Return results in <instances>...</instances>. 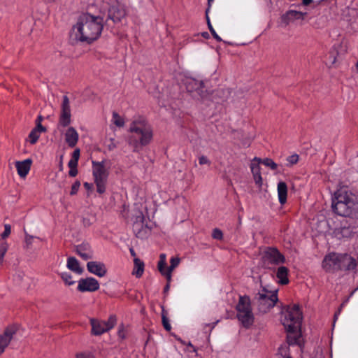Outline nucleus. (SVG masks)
<instances>
[{
  "instance_id": "f257e3e1",
  "label": "nucleus",
  "mask_w": 358,
  "mask_h": 358,
  "mask_svg": "<svg viewBox=\"0 0 358 358\" xmlns=\"http://www.w3.org/2000/svg\"><path fill=\"white\" fill-rule=\"evenodd\" d=\"M103 18L86 13L82 15L74 26L77 38L88 43L96 40L103 29Z\"/></svg>"
},
{
  "instance_id": "f03ea898",
  "label": "nucleus",
  "mask_w": 358,
  "mask_h": 358,
  "mask_svg": "<svg viewBox=\"0 0 358 358\" xmlns=\"http://www.w3.org/2000/svg\"><path fill=\"white\" fill-rule=\"evenodd\" d=\"M130 134L127 143L131 147L133 152H138L143 147L149 145L153 137L151 126L143 118L134 120L129 127Z\"/></svg>"
},
{
  "instance_id": "7ed1b4c3",
  "label": "nucleus",
  "mask_w": 358,
  "mask_h": 358,
  "mask_svg": "<svg viewBox=\"0 0 358 358\" xmlns=\"http://www.w3.org/2000/svg\"><path fill=\"white\" fill-rule=\"evenodd\" d=\"M281 321L287 333V343L289 345L299 344L302 322V313L299 305L288 306L282 312Z\"/></svg>"
},
{
  "instance_id": "20e7f679",
  "label": "nucleus",
  "mask_w": 358,
  "mask_h": 358,
  "mask_svg": "<svg viewBox=\"0 0 358 358\" xmlns=\"http://www.w3.org/2000/svg\"><path fill=\"white\" fill-rule=\"evenodd\" d=\"M333 210L341 216L358 217V195L345 189L335 193L332 201Z\"/></svg>"
},
{
  "instance_id": "39448f33",
  "label": "nucleus",
  "mask_w": 358,
  "mask_h": 358,
  "mask_svg": "<svg viewBox=\"0 0 358 358\" xmlns=\"http://www.w3.org/2000/svg\"><path fill=\"white\" fill-rule=\"evenodd\" d=\"M236 317L241 325L248 329L254 323L255 317L252 313L250 299L248 296H240L236 306Z\"/></svg>"
},
{
  "instance_id": "423d86ee",
  "label": "nucleus",
  "mask_w": 358,
  "mask_h": 358,
  "mask_svg": "<svg viewBox=\"0 0 358 358\" xmlns=\"http://www.w3.org/2000/svg\"><path fill=\"white\" fill-rule=\"evenodd\" d=\"M92 173L97 192L99 194L104 193L109 174L105 162H92Z\"/></svg>"
},
{
  "instance_id": "0eeeda50",
  "label": "nucleus",
  "mask_w": 358,
  "mask_h": 358,
  "mask_svg": "<svg viewBox=\"0 0 358 358\" xmlns=\"http://www.w3.org/2000/svg\"><path fill=\"white\" fill-rule=\"evenodd\" d=\"M255 299L257 301L259 311L266 313L274 307L278 301L277 290L269 292L264 288L262 292L256 294Z\"/></svg>"
},
{
  "instance_id": "6e6552de",
  "label": "nucleus",
  "mask_w": 358,
  "mask_h": 358,
  "mask_svg": "<svg viewBox=\"0 0 358 358\" xmlns=\"http://www.w3.org/2000/svg\"><path fill=\"white\" fill-rule=\"evenodd\" d=\"M116 323V317L111 315L107 321H102L96 319H91L92 334L95 336H100L113 329Z\"/></svg>"
},
{
  "instance_id": "1a4fd4ad",
  "label": "nucleus",
  "mask_w": 358,
  "mask_h": 358,
  "mask_svg": "<svg viewBox=\"0 0 358 358\" xmlns=\"http://www.w3.org/2000/svg\"><path fill=\"white\" fill-rule=\"evenodd\" d=\"M262 264L264 267L270 268V265H278L284 263L285 257L274 248H268L263 253Z\"/></svg>"
},
{
  "instance_id": "9d476101",
  "label": "nucleus",
  "mask_w": 358,
  "mask_h": 358,
  "mask_svg": "<svg viewBox=\"0 0 358 358\" xmlns=\"http://www.w3.org/2000/svg\"><path fill=\"white\" fill-rule=\"evenodd\" d=\"M187 90L191 93H196L201 99L206 97L207 92L204 89L203 82L192 78H187L185 80Z\"/></svg>"
},
{
  "instance_id": "9b49d317",
  "label": "nucleus",
  "mask_w": 358,
  "mask_h": 358,
  "mask_svg": "<svg viewBox=\"0 0 358 358\" xmlns=\"http://www.w3.org/2000/svg\"><path fill=\"white\" fill-rule=\"evenodd\" d=\"M71 114L69 99L67 96H64L61 106V114L59 119V125L66 127L71 122Z\"/></svg>"
},
{
  "instance_id": "f8f14e48",
  "label": "nucleus",
  "mask_w": 358,
  "mask_h": 358,
  "mask_svg": "<svg viewBox=\"0 0 358 358\" xmlns=\"http://www.w3.org/2000/svg\"><path fill=\"white\" fill-rule=\"evenodd\" d=\"M341 254L331 253L326 255L323 262L322 267L327 271H334L340 270V257Z\"/></svg>"
},
{
  "instance_id": "ddd939ff",
  "label": "nucleus",
  "mask_w": 358,
  "mask_h": 358,
  "mask_svg": "<svg viewBox=\"0 0 358 358\" xmlns=\"http://www.w3.org/2000/svg\"><path fill=\"white\" fill-rule=\"evenodd\" d=\"M77 289L81 292H95L99 289V283L97 280L92 277L82 278L78 281Z\"/></svg>"
},
{
  "instance_id": "4468645a",
  "label": "nucleus",
  "mask_w": 358,
  "mask_h": 358,
  "mask_svg": "<svg viewBox=\"0 0 358 358\" xmlns=\"http://www.w3.org/2000/svg\"><path fill=\"white\" fill-rule=\"evenodd\" d=\"M16 327L12 326L7 327L3 333L0 334V355L3 353L14 335L16 334Z\"/></svg>"
},
{
  "instance_id": "2eb2a0df",
  "label": "nucleus",
  "mask_w": 358,
  "mask_h": 358,
  "mask_svg": "<svg viewBox=\"0 0 358 358\" xmlns=\"http://www.w3.org/2000/svg\"><path fill=\"white\" fill-rule=\"evenodd\" d=\"M307 15V13L297 11L294 10H289L285 14L281 16V22L287 26L289 23L294 22L295 20H303Z\"/></svg>"
},
{
  "instance_id": "dca6fc26",
  "label": "nucleus",
  "mask_w": 358,
  "mask_h": 358,
  "mask_svg": "<svg viewBox=\"0 0 358 358\" xmlns=\"http://www.w3.org/2000/svg\"><path fill=\"white\" fill-rule=\"evenodd\" d=\"M340 258L341 271H354L358 265L357 261L354 257L348 254H341Z\"/></svg>"
},
{
  "instance_id": "f3484780",
  "label": "nucleus",
  "mask_w": 358,
  "mask_h": 358,
  "mask_svg": "<svg viewBox=\"0 0 358 358\" xmlns=\"http://www.w3.org/2000/svg\"><path fill=\"white\" fill-rule=\"evenodd\" d=\"M87 268L90 273L99 277H103L107 273L105 264L101 262H88L87 264Z\"/></svg>"
},
{
  "instance_id": "a211bd4d",
  "label": "nucleus",
  "mask_w": 358,
  "mask_h": 358,
  "mask_svg": "<svg viewBox=\"0 0 358 358\" xmlns=\"http://www.w3.org/2000/svg\"><path fill=\"white\" fill-rule=\"evenodd\" d=\"M145 217L142 211L138 210L134 215L133 231L137 236H139L145 227Z\"/></svg>"
},
{
  "instance_id": "6ab92c4d",
  "label": "nucleus",
  "mask_w": 358,
  "mask_h": 358,
  "mask_svg": "<svg viewBox=\"0 0 358 358\" xmlns=\"http://www.w3.org/2000/svg\"><path fill=\"white\" fill-rule=\"evenodd\" d=\"M126 15L125 10L121 6H113L108 10V19L114 23L120 22Z\"/></svg>"
},
{
  "instance_id": "aec40b11",
  "label": "nucleus",
  "mask_w": 358,
  "mask_h": 358,
  "mask_svg": "<svg viewBox=\"0 0 358 358\" xmlns=\"http://www.w3.org/2000/svg\"><path fill=\"white\" fill-rule=\"evenodd\" d=\"M65 142L70 148H74L78 143L79 134L76 129L69 127L64 134Z\"/></svg>"
},
{
  "instance_id": "412c9836",
  "label": "nucleus",
  "mask_w": 358,
  "mask_h": 358,
  "mask_svg": "<svg viewBox=\"0 0 358 358\" xmlns=\"http://www.w3.org/2000/svg\"><path fill=\"white\" fill-rule=\"evenodd\" d=\"M32 160L31 159H27L23 161H17L15 162V166L18 175L21 178H24L29 173Z\"/></svg>"
},
{
  "instance_id": "4be33fe9",
  "label": "nucleus",
  "mask_w": 358,
  "mask_h": 358,
  "mask_svg": "<svg viewBox=\"0 0 358 358\" xmlns=\"http://www.w3.org/2000/svg\"><path fill=\"white\" fill-rule=\"evenodd\" d=\"M353 234L354 228L346 224L334 230V234L338 238H350Z\"/></svg>"
},
{
  "instance_id": "5701e85b",
  "label": "nucleus",
  "mask_w": 358,
  "mask_h": 358,
  "mask_svg": "<svg viewBox=\"0 0 358 358\" xmlns=\"http://www.w3.org/2000/svg\"><path fill=\"white\" fill-rule=\"evenodd\" d=\"M76 253L84 260L93 257V252L87 244H82L76 247Z\"/></svg>"
},
{
  "instance_id": "b1692460",
  "label": "nucleus",
  "mask_w": 358,
  "mask_h": 358,
  "mask_svg": "<svg viewBox=\"0 0 358 358\" xmlns=\"http://www.w3.org/2000/svg\"><path fill=\"white\" fill-rule=\"evenodd\" d=\"M66 267L78 275H80L83 272V268L80 266L78 259L73 257L67 259Z\"/></svg>"
},
{
  "instance_id": "393cba45",
  "label": "nucleus",
  "mask_w": 358,
  "mask_h": 358,
  "mask_svg": "<svg viewBox=\"0 0 358 358\" xmlns=\"http://www.w3.org/2000/svg\"><path fill=\"white\" fill-rule=\"evenodd\" d=\"M278 194L280 204H284L287 201V187L285 182H280L278 184Z\"/></svg>"
},
{
  "instance_id": "a878e982",
  "label": "nucleus",
  "mask_w": 358,
  "mask_h": 358,
  "mask_svg": "<svg viewBox=\"0 0 358 358\" xmlns=\"http://www.w3.org/2000/svg\"><path fill=\"white\" fill-rule=\"evenodd\" d=\"M288 269L285 266H280L276 272V277L278 279V282L281 285H287L289 282L288 280Z\"/></svg>"
},
{
  "instance_id": "bb28decb",
  "label": "nucleus",
  "mask_w": 358,
  "mask_h": 358,
  "mask_svg": "<svg viewBox=\"0 0 358 358\" xmlns=\"http://www.w3.org/2000/svg\"><path fill=\"white\" fill-rule=\"evenodd\" d=\"M134 267L132 273L137 278H140L144 271V263L138 258H134Z\"/></svg>"
},
{
  "instance_id": "cd10ccee",
  "label": "nucleus",
  "mask_w": 358,
  "mask_h": 358,
  "mask_svg": "<svg viewBox=\"0 0 358 358\" xmlns=\"http://www.w3.org/2000/svg\"><path fill=\"white\" fill-rule=\"evenodd\" d=\"M180 263V259L177 257H172L170 260V266L167 268L166 271V280L169 282L171 280V273L173 270L176 268Z\"/></svg>"
},
{
  "instance_id": "c85d7f7f",
  "label": "nucleus",
  "mask_w": 358,
  "mask_h": 358,
  "mask_svg": "<svg viewBox=\"0 0 358 358\" xmlns=\"http://www.w3.org/2000/svg\"><path fill=\"white\" fill-rule=\"evenodd\" d=\"M261 162V159L257 157H255L253 162L250 164L251 171L252 175H258V173H261L260 172V166L259 163Z\"/></svg>"
},
{
  "instance_id": "c756f323",
  "label": "nucleus",
  "mask_w": 358,
  "mask_h": 358,
  "mask_svg": "<svg viewBox=\"0 0 358 358\" xmlns=\"http://www.w3.org/2000/svg\"><path fill=\"white\" fill-rule=\"evenodd\" d=\"M112 122L118 127H122L124 125V119L117 112L113 113Z\"/></svg>"
},
{
  "instance_id": "7c9ffc66",
  "label": "nucleus",
  "mask_w": 358,
  "mask_h": 358,
  "mask_svg": "<svg viewBox=\"0 0 358 358\" xmlns=\"http://www.w3.org/2000/svg\"><path fill=\"white\" fill-rule=\"evenodd\" d=\"M8 249V244L6 241L0 243V265L3 264L4 256Z\"/></svg>"
},
{
  "instance_id": "2f4dec72",
  "label": "nucleus",
  "mask_w": 358,
  "mask_h": 358,
  "mask_svg": "<svg viewBox=\"0 0 358 358\" xmlns=\"http://www.w3.org/2000/svg\"><path fill=\"white\" fill-rule=\"evenodd\" d=\"M62 279L64 281L65 284L67 285H72L75 283V281L73 280L72 276L70 273L67 272H63L60 274Z\"/></svg>"
},
{
  "instance_id": "473e14b6",
  "label": "nucleus",
  "mask_w": 358,
  "mask_h": 358,
  "mask_svg": "<svg viewBox=\"0 0 358 358\" xmlns=\"http://www.w3.org/2000/svg\"><path fill=\"white\" fill-rule=\"evenodd\" d=\"M40 137V133L36 130L32 129L29 134L28 139L31 144H35Z\"/></svg>"
},
{
  "instance_id": "72a5a7b5",
  "label": "nucleus",
  "mask_w": 358,
  "mask_h": 358,
  "mask_svg": "<svg viewBox=\"0 0 358 358\" xmlns=\"http://www.w3.org/2000/svg\"><path fill=\"white\" fill-rule=\"evenodd\" d=\"M265 166L270 167L272 170H275L278 168V165L271 159L266 158L261 162Z\"/></svg>"
},
{
  "instance_id": "f704fd0d",
  "label": "nucleus",
  "mask_w": 358,
  "mask_h": 358,
  "mask_svg": "<svg viewBox=\"0 0 358 358\" xmlns=\"http://www.w3.org/2000/svg\"><path fill=\"white\" fill-rule=\"evenodd\" d=\"M206 17H207V22H208V29H209L210 33L212 34L213 36L214 37L215 39H216V41H221L222 38L217 35V34L213 29L211 23L210 22V20H209L208 17L207 16Z\"/></svg>"
},
{
  "instance_id": "c9c22d12",
  "label": "nucleus",
  "mask_w": 358,
  "mask_h": 358,
  "mask_svg": "<svg viewBox=\"0 0 358 358\" xmlns=\"http://www.w3.org/2000/svg\"><path fill=\"white\" fill-rule=\"evenodd\" d=\"M166 261H164V262H162L161 260L159 261L158 269L160 271V273H162V275H164L166 278V273L167 268H166Z\"/></svg>"
},
{
  "instance_id": "e433bc0d",
  "label": "nucleus",
  "mask_w": 358,
  "mask_h": 358,
  "mask_svg": "<svg viewBox=\"0 0 358 358\" xmlns=\"http://www.w3.org/2000/svg\"><path fill=\"white\" fill-rule=\"evenodd\" d=\"M348 14L352 17L349 19V21L352 22H356V18L358 17V10L355 8H350L348 10Z\"/></svg>"
},
{
  "instance_id": "4c0bfd02",
  "label": "nucleus",
  "mask_w": 358,
  "mask_h": 358,
  "mask_svg": "<svg viewBox=\"0 0 358 358\" xmlns=\"http://www.w3.org/2000/svg\"><path fill=\"white\" fill-rule=\"evenodd\" d=\"M117 146V143H116L115 140L113 138H109L106 144V147L108 148V150L112 151L115 150Z\"/></svg>"
},
{
  "instance_id": "58836bf2",
  "label": "nucleus",
  "mask_w": 358,
  "mask_h": 358,
  "mask_svg": "<svg viewBox=\"0 0 358 358\" xmlns=\"http://www.w3.org/2000/svg\"><path fill=\"white\" fill-rule=\"evenodd\" d=\"M299 155H296V154H294V155H292L291 156H289L287 158V161L289 164V165L292 166V165H294L295 164H296L299 161Z\"/></svg>"
},
{
  "instance_id": "ea45409f",
  "label": "nucleus",
  "mask_w": 358,
  "mask_h": 358,
  "mask_svg": "<svg viewBox=\"0 0 358 358\" xmlns=\"http://www.w3.org/2000/svg\"><path fill=\"white\" fill-rule=\"evenodd\" d=\"M212 236L215 239L222 240L223 238V234L220 229L215 228L213 231Z\"/></svg>"
},
{
  "instance_id": "a19ab883",
  "label": "nucleus",
  "mask_w": 358,
  "mask_h": 358,
  "mask_svg": "<svg viewBox=\"0 0 358 358\" xmlns=\"http://www.w3.org/2000/svg\"><path fill=\"white\" fill-rule=\"evenodd\" d=\"M80 186V182L78 180H76L71 186V189L70 192L71 195H75L77 194Z\"/></svg>"
},
{
  "instance_id": "79ce46f5",
  "label": "nucleus",
  "mask_w": 358,
  "mask_h": 358,
  "mask_svg": "<svg viewBox=\"0 0 358 358\" xmlns=\"http://www.w3.org/2000/svg\"><path fill=\"white\" fill-rule=\"evenodd\" d=\"M162 324L164 329L167 331H170L171 329V324H169V320L164 314H162Z\"/></svg>"
},
{
  "instance_id": "37998d69",
  "label": "nucleus",
  "mask_w": 358,
  "mask_h": 358,
  "mask_svg": "<svg viewBox=\"0 0 358 358\" xmlns=\"http://www.w3.org/2000/svg\"><path fill=\"white\" fill-rule=\"evenodd\" d=\"M117 336L121 339H124L127 336L126 330L123 325H120L118 328Z\"/></svg>"
},
{
  "instance_id": "c03bdc74",
  "label": "nucleus",
  "mask_w": 358,
  "mask_h": 358,
  "mask_svg": "<svg viewBox=\"0 0 358 358\" xmlns=\"http://www.w3.org/2000/svg\"><path fill=\"white\" fill-rule=\"evenodd\" d=\"M11 228L9 224L4 225V231L1 234V238L4 239L7 238L10 234Z\"/></svg>"
},
{
  "instance_id": "a18cd8bd",
  "label": "nucleus",
  "mask_w": 358,
  "mask_h": 358,
  "mask_svg": "<svg viewBox=\"0 0 358 358\" xmlns=\"http://www.w3.org/2000/svg\"><path fill=\"white\" fill-rule=\"evenodd\" d=\"M199 163L200 165H204V164L210 165V160L207 158V157L203 156V155L200 156L199 157Z\"/></svg>"
},
{
  "instance_id": "49530a36",
  "label": "nucleus",
  "mask_w": 358,
  "mask_h": 358,
  "mask_svg": "<svg viewBox=\"0 0 358 358\" xmlns=\"http://www.w3.org/2000/svg\"><path fill=\"white\" fill-rule=\"evenodd\" d=\"M34 236L29 234L25 235V243L27 245V248H29L32 244V241L34 239Z\"/></svg>"
},
{
  "instance_id": "de8ad7c7",
  "label": "nucleus",
  "mask_w": 358,
  "mask_h": 358,
  "mask_svg": "<svg viewBox=\"0 0 358 358\" xmlns=\"http://www.w3.org/2000/svg\"><path fill=\"white\" fill-rule=\"evenodd\" d=\"M77 358H95L94 355L90 352H83L77 355Z\"/></svg>"
},
{
  "instance_id": "09e8293b",
  "label": "nucleus",
  "mask_w": 358,
  "mask_h": 358,
  "mask_svg": "<svg viewBox=\"0 0 358 358\" xmlns=\"http://www.w3.org/2000/svg\"><path fill=\"white\" fill-rule=\"evenodd\" d=\"M33 129L36 130V131L38 133L44 132L46 131L45 128L43 127L40 122H37L36 127Z\"/></svg>"
},
{
  "instance_id": "8fccbe9b",
  "label": "nucleus",
  "mask_w": 358,
  "mask_h": 358,
  "mask_svg": "<svg viewBox=\"0 0 358 358\" xmlns=\"http://www.w3.org/2000/svg\"><path fill=\"white\" fill-rule=\"evenodd\" d=\"M80 149L76 148L73 151V152L72 154V158L71 159H75V160L78 162V159H79V157H80Z\"/></svg>"
},
{
  "instance_id": "3c124183",
  "label": "nucleus",
  "mask_w": 358,
  "mask_h": 358,
  "mask_svg": "<svg viewBox=\"0 0 358 358\" xmlns=\"http://www.w3.org/2000/svg\"><path fill=\"white\" fill-rule=\"evenodd\" d=\"M78 162V161L71 159L68 163V166L70 169L77 168Z\"/></svg>"
},
{
  "instance_id": "603ef678",
  "label": "nucleus",
  "mask_w": 358,
  "mask_h": 358,
  "mask_svg": "<svg viewBox=\"0 0 358 358\" xmlns=\"http://www.w3.org/2000/svg\"><path fill=\"white\" fill-rule=\"evenodd\" d=\"M254 180L257 184L260 185L262 181V178L261 176V173H258V175H254Z\"/></svg>"
},
{
  "instance_id": "864d4df0",
  "label": "nucleus",
  "mask_w": 358,
  "mask_h": 358,
  "mask_svg": "<svg viewBox=\"0 0 358 358\" xmlns=\"http://www.w3.org/2000/svg\"><path fill=\"white\" fill-rule=\"evenodd\" d=\"M77 174H78L77 168L70 169V170L69 171V175L71 177H75Z\"/></svg>"
},
{
  "instance_id": "5fc2aeb1",
  "label": "nucleus",
  "mask_w": 358,
  "mask_h": 358,
  "mask_svg": "<svg viewBox=\"0 0 358 358\" xmlns=\"http://www.w3.org/2000/svg\"><path fill=\"white\" fill-rule=\"evenodd\" d=\"M84 187L87 189H90L92 188V184H90L88 182H85L84 183Z\"/></svg>"
},
{
  "instance_id": "6e6d98bb",
  "label": "nucleus",
  "mask_w": 358,
  "mask_h": 358,
  "mask_svg": "<svg viewBox=\"0 0 358 358\" xmlns=\"http://www.w3.org/2000/svg\"><path fill=\"white\" fill-rule=\"evenodd\" d=\"M313 2V0H303V5L308 6Z\"/></svg>"
},
{
  "instance_id": "4d7b16f0",
  "label": "nucleus",
  "mask_w": 358,
  "mask_h": 358,
  "mask_svg": "<svg viewBox=\"0 0 358 358\" xmlns=\"http://www.w3.org/2000/svg\"><path fill=\"white\" fill-rule=\"evenodd\" d=\"M129 252H130V254H131V255L132 257H134V258H136V252H135L134 250L132 248H131L129 249Z\"/></svg>"
},
{
  "instance_id": "13d9d810",
  "label": "nucleus",
  "mask_w": 358,
  "mask_h": 358,
  "mask_svg": "<svg viewBox=\"0 0 358 358\" xmlns=\"http://www.w3.org/2000/svg\"><path fill=\"white\" fill-rule=\"evenodd\" d=\"M159 258L161 261L164 262L166 261V255L165 254H161L159 256Z\"/></svg>"
},
{
  "instance_id": "bf43d9fd",
  "label": "nucleus",
  "mask_w": 358,
  "mask_h": 358,
  "mask_svg": "<svg viewBox=\"0 0 358 358\" xmlns=\"http://www.w3.org/2000/svg\"><path fill=\"white\" fill-rule=\"evenodd\" d=\"M42 120H43V117H42L41 115H39V116L37 117V119H36V123H37V122H40V123H41V121H42Z\"/></svg>"
},
{
  "instance_id": "052dcab7",
  "label": "nucleus",
  "mask_w": 358,
  "mask_h": 358,
  "mask_svg": "<svg viewBox=\"0 0 358 358\" xmlns=\"http://www.w3.org/2000/svg\"><path fill=\"white\" fill-rule=\"evenodd\" d=\"M188 346H189V347L192 348L193 351H194V352H196V349H195V348L192 345V343H188Z\"/></svg>"
},
{
  "instance_id": "680f3d73",
  "label": "nucleus",
  "mask_w": 358,
  "mask_h": 358,
  "mask_svg": "<svg viewBox=\"0 0 358 358\" xmlns=\"http://www.w3.org/2000/svg\"><path fill=\"white\" fill-rule=\"evenodd\" d=\"M169 284H167V285H166L165 288H164V290H165V291H168V290H169Z\"/></svg>"
},
{
  "instance_id": "e2e57ef3",
  "label": "nucleus",
  "mask_w": 358,
  "mask_h": 358,
  "mask_svg": "<svg viewBox=\"0 0 358 358\" xmlns=\"http://www.w3.org/2000/svg\"><path fill=\"white\" fill-rule=\"evenodd\" d=\"M202 36L204 37H207L208 36V34L207 32H204L202 34Z\"/></svg>"
},
{
  "instance_id": "0e129e2a",
  "label": "nucleus",
  "mask_w": 358,
  "mask_h": 358,
  "mask_svg": "<svg viewBox=\"0 0 358 358\" xmlns=\"http://www.w3.org/2000/svg\"><path fill=\"white\" fill-rule=\"evenodd\" d=\"M356 69H357V71H358V62L356 64Z\"/></svg>"
},
{
  "instance_id": "69168bd1",
  "label": "nucleus",
  "mask_w": 358,
  "mask_h": 358,
  "mask_svg": "<svg viewBox=\"0 0 358 358\" xmlns=\"http://www.w3.org/2000/svg\"><path fill=\"white\" fill-rule=\"evenodd\" d=\"M213 0H208V3H210V1H212Z\"/></svg>"
},
{
  "instance_id": "338daca9",
  "label": "nucleus",
  "mask_w": 358,
  "mask_h": 358,
  "mask_svg": "<svg viewBox=\"0 0 358 358\" xmlns=\"http://www.w3.org/2000/svg\"><path fill=\"white\" fill-rule=\"evenodd\" d=\"M287 358H291V357H287Z\"/></svg>"
}]
</instances>
